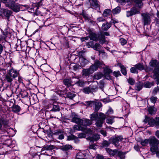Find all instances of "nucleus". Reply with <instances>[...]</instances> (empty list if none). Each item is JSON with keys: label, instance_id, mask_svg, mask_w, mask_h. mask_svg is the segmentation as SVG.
I'll list each match as a JSON object with an SVG mask.
<instances>
[{"label": "nucleus", "instance_id": "f257e3e1", "mask_svg": "<svg viewBox=\"0 0 159 159\" xmlns=\"http://www.w3.org/2000/svg\"><path fill=\"white\" fill-rule=\"evenodd\" d=\"M90 120L85 119L83 120V124H81L85 129L87 126H89L92 124V121L96 120L95 125L98 127H101L105 120L106 116L103 113L100 112L98 113L94 112L90 114Z\"/></svg>", "mask_w": 159, "mask_h": 159}, {"label": "nucleus", "instance_id": "f03ea898", "mask_svg": "<svg viewBox=\"0 0 159 159\" xmlns=\"http://www.w3.org/2000/svg\"><path fill=\"white\" fill-rule=\"evenodd\" d=\"M18 72L16 70L12 68L9 70V73L5 76V81L11 84L13 80L18 76Z\"/></svg>", "mask_w": 159, "mask_h": 159}, {"label": "nucleus", "instance_id": "7ed1b4c3", "mask_svg": "<svg viewBox=\"0 0 159 159\" xmlns=\"http://www.w3.org/2000/svg\"><path fill=\"white\" fill-rule=\"evenodd\" d=\"M144 122L145 123H148V124L151 127L155 126L157 129L159 127V117L154 119L146 116Z\"/></svg>", "mask_w": 159, "mask_h": 159}, {"label": "nucleus", "instance_id": "20e7f679", "mask_svg": "<svg viewBox=\"0 0 159 159\" xmlns=\"http://www.w3.org/2000/svg\"><path fill=\"white\" fill-rule=\"evenodd\" d=\"M149 143L151 146V151L152 153L155 152L157 149L159 140L154 136H151L149 139Z\"/></svg>", "mask_w": 159, "mask_h": 159}, {"label": "nucleus", "instance_id": "39448f33", "mask_svg": "<svg viewBox=\"0 0 159 159\" xmlns=\"http://www.w3.org/2000/svg\"><path fill=\"white\" fill-rule=\"evenodd\" d=\"M89 37L90 39L93 40L97 41L98 40L99 42L102 44L104 43L105 39V36L104 35L101 34L98 37V35L92 32H89Z\"/></svg>", "mask_w": 159, "mask_h": 159}, {"label": "nucleus", "instance_id": "423d86ee", "mask_svg": "<svg viewBox=\"0 0 159 159\" xmlns=\"http://www.w3.org/2000/svg\"><path fill=\"white\" fill-rule=\"evenodd\" d=\"M5 5L15 12H18L19 11L20 8V7L21 6L12 1L9 2H7L5 4Z\"/></svg>", "mask_w": 159, "mask_h": 159}, {"label": "nucleus", "instance_id": "0eeeda50", "mask_svg": "<svg viewBox=\"0 0 159 159\" xmlns=\"http://www.w3.org/2000/svg\"><path fill=\"white\" fill-rule=\"evenodd\" d=\"M123 138L121 136L113 137L109 139L110 142L115 145V146L118 147L119 146V142L121 141Z\"/></svg>", "mask_w": 159, "mask_h": 159}, {"label": "nucleus", "instance_id": "6e6552de", "mask_svg": "<svg viewBox=\"0 0 159 159\" xmlns=\"http://www.w3.org/2000/svg\"><path fill=\"white\" fill-rule=\"evenodd\" d=\"M102 65V63L98 60L95 61L93 65L90 66V69L93 73L94 71L97 70L99 67Z\"/></svg>", "mask_w": 159, "mask_h": 159}, {"label": "nucleus", "instance_id": "1a4fd4ad", "mask_svg": "<svg viewBox=\"0 0 159 159\" xmlns=\"http://www.w3.org/2000/svg\"><path fill=\"white\" fill-rule=\"evenodd\" d=\"M143 20L144 25H148L151 22L150 15L149 14H142Z\"/></svg>", "mask_w": 159, "mask_h": 159}, {"label": "nucleus", "instance_id": "9d476101", "mask_svg": "<svg viewBox=\"0 0 159 159\" xmlns=\"http://www.w3.org/2000/svg\"><path fill=\"white\" fill-rule=\"evenodd\" d=\"M112 72V70L106 67L104 69V76L108 80L111 79V77L110 75V74Z\"/></svg>", "mask_w": 159, "mask_h": 159}, {"label": "nucleus", "instance_id": "9b49d317", "mask_svg": "<svg viewBox=\"0 0 159 159\" xmlns=\"http://www.w3.org/2000/svg\"><path fill=\"white\" fill-rule=\"evenodd\" d=\"M153 77L157 84H159V68H156L153 71Z\"/></svg>", "mask_w": 159, "mask_h": 159}, {"label": "nucleus", "instance_id": "f8f14e48", "mask_svg": "<svg viewBox=\"0 0 159 159\" xmlns=\"http://www.w3.org/2000/svg\"><path fill=\"white\" fill-rule=\"evenodd\" d=\"M71 121L80 125L83 123V120L78 118L77 115L72 118Z\"/></svg>", "mask_w": 159, "mask_h": 159}, {"label": "nucleus", "instance_id": "ddd939ff", "mask_svg": "<svg viewBox=\"0 0 159 159\" xmlns=\"http://www.w3.org/2000/svg\"><path fill=\"white\" fill-rule=\"evenodd\" d=\"M147 108L148 114L151 115L155 114L157 111V108L153 106H148Z\"/></svg>", "mask_w": 159, "mask_h": 159}, {"label": "nucleus", "instance_id": "4468645a", "mask_svg": "<svg viewBox=\"0 0 159 159\" xmlns=\"http://www.w3.org/2000/svg\"><path fill=\"white\" fill-rule=\"evenodd\" d=\"M106 150L111 156H114L115 155H116L118 153V150L117 149L112 150L109 148H106Z\"/></svg>", "mask_w": 159, "mask_h": 159}, {"label": "nucleus", "instance_id": "2eb2a0df", "mask_svg": "<svg viewBox=\"0 0 159 159\" xmlns=\"http://www.w3.org/2000/svg\"><path fill=\"white\" fill-rule=\"evenodd\" d=\"M100 139L99 135L98 134H95L93 135L92 136H89L87 138V139L90 140L91 141L93 142L95 141H97Z\"/></svg>", "mask_w": 159, "mask_h": 159}, {"label": "nucleus", "instance_id": "dca6fc26", "mask_svg": "<svg viewBox=\"0 0 159 159\" xmlns=\"http://www.w3.org/2000/svg\"><path fill=\"white\" fill-rule=\"evenodd\" d=\"M135 3V5L136 7L139 8H141L143 5L142 1L143 0H133Z\"/></svg>", "mask_w": 159, "mask_h": 159}, {"label": "nucleus", "instance_id": "f3484780", "mask_svg": "<svg viewBox=\"0 0 159 159\" xmlns=\"http://www.w3.org/2000/svg\"><path fill=\"white\" fill-rule=\"evenodd\" d=\"M93 73L90 67L88 69H84L82 71L83 75L85 76H88Z\"/></svg>", "mask_w": 159, "mask_h": 159}, {"label": "nucleus", "instance_id": "a211bd4d", "mask_svg": "<svg viewBox=\"0 0 159 159\" xmlns=\"http://www.w3.org/2000/svg\"><path fill=\"white\" fill-rule=\"evenodd\" d=\"M9 29L7 28L5 29H2L1 31L3 33V36L0 38L1 39H5L7 37V35L9 33Z\"/></svg>", "mask_w": 159, "mask_h": 159}, {"label": "nucleus", "instance_id": "6ab92c4d", "mask_svg": "<svg viewBox=\"0 0 159 159\" xmlns=\"http://www.w3.org/2000/svg\"><path fill=\"white\" fill-rule=\"evenodd\" d=\"M54 148V146L51 145H46L43 146L41 149V151L45 150H52Z\"/></svg>", "mask_w": 159, "mask_h": 159}, {"label": "nucleus", "instance_id": "aec40b11", "mask_svg": "<svg viewBox=\"0 0 159 159\" xmlns=\"http://www.w3.org/2000/svg\"><path fill=\"white\" fill-rule=\"evenodd\" d=\"M111 25L109 23L107 22L106 24L104 23L102 24V30L107 31L111 27Z\"/></svg>", "mask_w": 159, "mask_h": 159}, {"label": "nucleus", "instance_id": "412c9836", "mask_svg": "<svg viewBox=\"0 0 159 159\" xmlns=\"http://www.w3.org/2000/svg\"><path fill=\"white\" fill-rule=\"evenodd\" d=\"M73 128L74 130L84 131L85 130V128L83 127L82 125H75L73 126Z\"/></svg>", "mask_w": 159, "mask_h": 159}, {"label": "nucleus", "instance_id": "4be33fe9", "mask_svg": "<svg viewBox=\"0 0 159 159\" xmlns=\"http://www.w3.org/2000/svg\"><path fill=\"white\" fill-rule=\"evenodd\" d=\"M12 111L15 113L19 112L20 110V107L17 105H13L12 107Z\"/></svg>", "mask_w": 159, "mask_h": 159}, {"label": "nucleus", "instance_id": "5701e85b", "mask_svg": "<svg viewBox=\"0 0 159 159\" xmlns=\"http://www.w3.org/2000/svg\"><path fill=\"white\" fill-rule=\"evenodd\" d=\"M94 105H95V110L98 111L102 106V104L100 102H95Z\"/></svg>", "mask_w": 159, "mask_h": 159}, {"label": "nucleus", "instance_id": "b1692460", "mask_svg": "<svg viewBox=\"0 0 159 159\" xmlns=\"http://www.w3.org/2000/svg\"><path fill=\"white\" fill-rule=\"evenodd\" d=\"M111 13V10L110 9H106L103 11V15L104 17H107L110 16Z\"/></svg>", "mask_w": 159, "mask_h": 159}, {"label": "nucleus", "instance_id": "393cba45", "mask_svg": "<svg viewBox=\"0 0 159 159\" xmlns=\"http://www.w3.org/2000/svg\"><path fill=\"white\" fill-rule=\"evenodd\" d=\"M85 155L83 153L81 152H78L76 155V159H84L85 157Z\"/></svg>", "mask_w": 159, "mask_h": 159}, {"label": "nucleus", "instance_id": "a878e982", "mask_svg": "<svg viewBox=\"0 0 159 159\" xmlns=\"http://www.w3.org/2000/svg\"><path fill=\"white\" fill-rule=\"evenodd\" d=\"M135 66L136 67L137 70H142L144 69V66L142 63H138L135 65Z\"/></svg>", "mask_w": 159, "mask_h": 159}, {"label": "nucleus", "instance_id": "bb28decb", "mask_svg": "<svg viewBox=\"0 0 159 159\" xmlns=\"http://www.w3.org/2000/svg\"><path fill=\"white\" fill-rule=\"evenodd\" d=\"M63 83L67 87H70L71 85V80L68 79L64 80Z\"/></svg>", "mask_w": 159, "mask_h": 159}, {"label": "nucleus", "instance_id": "cd10ccee", "mask_svg": "<svg viewBox=\"0 0 159 159\" xmlns=\"http://www.w3.org/2000/svg\"><path fill=\"white\" fill-rule=\"evenodd\" d=\"M111 143L109 141H107L106 140H104L102 141V147H108L109 145Z\"/></svg>", "mask_w": 159, "mask_h": 159}, {"label": "nucleus", "instance_id": "c85d7f7f", "mask_svg": "<svg viewBox=\"0 0 159 159\" xmlns=\"http://www.w3.org/2000/svg\"><path fill=\"white\" fill-rule=\"evenodd\" d=\"M93 89L92 88L90 87H87L84 88L83 90V92L86 94H89L90 93L92 92Z\"/></svg>", "mask_w": 159, "mask_h": 159}, {"label": "nucleus", "instance_id": "c756f323", "mask_svg": "<svg viewBox=\"0 0 159 159\" xmlns=\"http://www.w3.org/2000/svg\"><path fill=\"white\" fill-rule=\"evenodd\" d=\"M114 122V117L113 116H111L107 119L106 122L107 124H112Z\"/></svg>", "mask_w": 159, "mask_h": 159}, {"label": "nucleus", "instance_id": "7c9ffc66", "mask_svg": "<svg viewBox=\"0 0 159 159\" xmlns=\"http://www.w3.org/2000/svg\"><path fill=\"white\" fill-rule=\"evenodd\" d=\"M80 65L82 67H84L87 63L88 61L83 58L80 59Z\"/></svg>", "mask_w": 159, "mask_h": 159}, {"label": "nucleus", "instance_id": "2f4dec72", "mask_svg": "<svg viewBox=\"0 0 159 159\" xmlns=\"http://www.w3.org/2000/svg\"><path fill=\"white\" fill-rule=\"evenodd\" d=\"M92 48L95 50L98 51L102 48V46L99 43H96L92 47Z\"/></svg>", "mask_w": 159, "mask_h": 159}, {"label": "nucleus", "instance_id": "473e14b6", "mask_svg": "<svg viewBox=\"0 0 159 159\" xmlns=\"http://www.w3.org/2000/svg\"><path fill=\"white\" fill-rule=\"evenodd\" d=\"M120 7H117L112 10V12L113 14H117L120 13Z\"/></svg>", "mask_w": 159, "mask_h": 159}, {"label": "nucleus", "instance_id": "72a5a7b5", "mask_svg": "<svg viewBox=\"0 0 159 159\" xmlns=\"http://www.w3.org/2000/svg\"><path fill=\"white\" fill-rule=\"evenodd\" d=\"M153 85V82H146L144 84V87L146 88H150L151 86Z\"/></svg>", "mask_w": 159, "mask_h": 159}, {"label": "nucleus", "instance_id": "f704fd0d", "mask_svg": "<svg viewBox=\"0 0 159 159\" xmlns=\"http://www.w3.org/2000/svg\"><path fill=\"white\" fill-rule=\"evenodd\" d=\"M148 143L149 139L142 140L140 141V143L143 146H146Z\"/></svg>", "mask_w": 159, "mask_h": 159}, {"label": "nucleus", "instance_id": "c9c22d12", "mask_svg": "<svg viewBox=\"0 0 159 159\" xmlns=\"http://www.w3.org/2000/svg\"><path fill=\"white\" fill-rule=\"evenodd\" d=\"M142 88V84L140 83H137L135 85V89L136 90L139 91Z\"/></svg>", "mask_w": 159, "mask_h": 159}, {"label": "nucleus", "instance_id": "e433bc0d", "mask_svg": "<svg viewBox=\"0 0 159 159\" xmlns=\"http://www.w3.org/2000/svg\"><path fill=\"white\" fill-rule=\"evenodd\" d=\"M72 148V147L69 145H66L63 146L62 148V149L64 151H67Z\"/></svg>", "mask_w": 159, "mask_h": 159}, {"label": "nucleus", "instance_id": "4c0bfd02", "mask_svg": "<svg viewBox=\"0 0 159 159\" xmlns=\"http://www.w3.org/2000/svg\"><path fill=\"white\" fill-rule=\"evenodd\" d=\"M12 13V12L10 10H5L4 11V15L7 17H9L10 16Z\"/></svg>", "mask_w": 159, "mask_h": 159}, {"label": "nucleus", "instance_id": "58836bf2", "mask_svg": "<svg viewBox=\"0 0 159 159\" xmlns=\"http://www.w3.org/2000/svg\"><path fill=\"white\" fill-rule=\"evenodd\" d=\"M120 67L121 68V71L122 74L124 75H125L126 74V68L124 66L120 65Z\"/></svg>", "mask_w": 159, "mask_h": 159}, {"label": "nucleus", "instance_id": "ea45409f", "mask_svg": "<svg viewBox=\"0 0 159 159\" xmlns=\"http://www.w3.org/2000/svg\"><path fill=\"white\" fill-rule=\"evenodd\" d=\"M76 96V94L71 93H69L66 94V96L68 98L70 99H72L74 97Z\"/></svg>", "mask_w": 159, "mask_h": 159}, {"label": "nucleus", "instance_id": "a19ab883", "mask_svg": "<svg viewBox=\"0 0 159 159\" xmlns=\"http://www.w3.org/2000/svg\"><path fill=\"white\" fill-rule=\"evenodd\" d=\"M94 76L95 79L98 80L101 79L103 76V75L101 73H99L95 74Z\"/></svg>", "mask_w": 159, "mask_h": 159}, {"label": "nucleus", "instance_id": "79ce46f5", "mask_svg": "<svg viewBox=\"0 0 159 159\" xmlns=\"http://www.w3.org/2000/svg\"><path fill=\"white\" fill-rule=\"evenodd\" d=\"M60 110V108L58 105H54L53 106L51 110V111H58Z\"/></svg>", "mask_w": 159, "mask_h": 159}, {"label": "nucleus", "instance_id": "37998d69", "mask_svg": "<svg viewBox=\"0 0 159 159\" xmlns=\"http://www.w3.org/2000/svg\"><path fill=\"white\" fill-rule=\"evenodd\" d=\"M127 82L131 85H134L135 83V81L133 79L129 78L127 79Z\"/></svg>", "mask_w": 159, "mask_h": 159}, {"label": "nucleus", "instance_id": "c03bdc74", "mask_svg": "<svg viewBox=\"0 0 159 159\" xmlns=\"http://www.w3.org/2000/svg\"><path fill=\"white\" fill-rule=\"evenodd\" d=\"M120 42L121 45H124L127 43V41L124 38H121L120 39Z\"/></svg>", "mask_w": 159, "mask_h": 159}, {"label": "nucleus", "instance_id": "a18cd8bd", "mask_svg": "<svg viewBox=\"0 0 159 159\" xmlns=\"http://www.w3.org/2000/svg\"><path fill=\"white\" fill-rule=\"evenodd\" d=\"M131 10L132 12L133 15L137 14L139 13V11L135 8H133L131 9Z\"/></svg>", "mask_w": 159, "mask_h": 159}, {"label": "nucleus", "instance_id": "49530a36", "mask_svg": "<svg viewBox=\"0 0 159 159\" xmlns=\"http://www.w3.org/2000/svg\"><path fill=\"white\" fill-rule=\"evenodd\" d=\"M91 4L93 6H97L98 5L97 0H89Z\"/></svg>", "mask_w": 159, "mask_h": 159}, {"label": "nucleus", "instance_id": "de8ad7c7", "mask_svg": "<svg viewBox=\"0 0 159 159\" xmlns=\"http://www.w3.org/2000/svg\"><path fill=\"white\" fill-rule=\"evenodd\" d=\"M130 71L131 72L134 73H137L138 72L137 69L135 66L130 69Z\"/></svg>", "mask_w": 159, "mask_h": 159}, {"label": "nucleus", "instance_id": "09e8293b", "mask_svg": "<svg viewBox=\"0 0 159 159\" xmlns=\"http://www.w3.org/2000/svg\"><path fill=\"white\" fill-rule=\"evenodd\" d=\"M95 102L94 101H87L85 102V103L88 106H92L93 105H94Z\"/></svg>", "mask_w": 159, "mask_h": 159}, {"label": "nucleus", "instance_id": "8fccbe9b", "mask_svg": "<svg viewBox=\"0 0 159 159\" xmlns=\"http://www.w3.org/2000/svg\"><path fill=\"white\" fill-rule=\"evenodd\" d=\"M157 98L154 96L150 98V100L151 102L155 103L157 101Z\"/></svg>", "mask_w": 159, "mask_h": 159}, {"label": "nucleus", "instance_id": "3c124183", "mask_svg": "<svg viewBox=\"0 0 159 159\" xmlns=\"http://www.w3.org/2000/svg\"><path fill=\"white\" fill-rule=\"evenodd\" d=\"M116 155H118L121 159H124V154H123V152H121L118 151V153Z\"/></svg>", "mask_w": 159, "mask_h": 159}, {"label": "nucleus", "instance_id": "603ef678", "mask_svg": "<svg viewBox=\"0 0 159 159\" xmlns=\"http://www.w3.org/2000/svg\"><path fill=\"white\" fill-rule=\"evenodd\" d=\"M63 133V131L60 129L54 131L53 134L55 135H60Z\"/></svg>", "mask_w": 159, "mask_h": 159}, {"label": "nucleus", "instance_id": "864d4df0", "mask_svg": "<svg viewBox=\"0 0 159 159\" xmlns=\"http://www.w3.org/2000/svg\"><path fill=\"white\" fill-rule=\"evenodd\" d=\"M78 136L79 138H83L86 137V133H80L78 134Z\"/></svg>", "mask_w": 159, "mask_h": 159}, {"label": "nucleus", "instance_id": "5fc2aeb1", "mask_svg": "<svg viewBox=\"0 0 159 159\" xmlns=\"http://www.w3.org/2000/svg\"><path fill=\"white\" fill-rule=\"evenodd\" d=\"M84 131H85L86 134H91L93 133L92 130L90 129H85Z\"/></svg>", "mask_w": 159, "mask_h": 159}, {"label": "nucleus", "instance_id": "6e6d98bb", "mask_svg": "<svg viewBox=\"0 0 159 159\" xmlns=\"http://www.w3.org/2000/svg\"><path fill=\"white\" fill-rule=\"evenodd\" d=\"M77 138L73 135H71L68 137V139L69 140L75 139Z\"/></svg>", "mask_w": 159, "mask_h": 159}, {"label": "nucleus", "instance_id": "4d7b16f0", "mask_svg": "<svg viewBox=\"0 0 159 159\" xmlns=\"http://www.w3.org/2000/svg\"><path fill=\"white\" fill-rule=\"evenodd\" d=\"M84 83L82 81L79 80L75 83V84L78 86H82L83 85Z\"/></svg>", "mask_w": 159, "mask_h": 159}, {"label": "nucleus", "instance_id": "13d9d810", "mask_svg": "<svg viewBox=\"0 0 159 159\" xmlns=\"http://www.w3.org/2000/svg\"><path fill=\"white\" fill-rule=\"evenodd\" d=\"M113 75L116 77H117L118 76L120 75V72L119 71H114L113 73Z\"/></svg>", "mask_w": 159, "mask_h": 159}, {"label": "nucleus", "instance_id": "bf43d9fd", "mask_svg": "<svg viewBox=\"0 0 159 159\" xmlns=\"http://www.w3.org/2000/svg\"><path fill=\"white\" fill-rule=\"evenodd\" d=\"M133 15L131 10L130 11H128L126 12V16L127 17Z\"/></svg>", "mask_w": 159, "mask_h": 159}, {"label": "nucleus", "instance_id": "052dcab7", "mask_svg": "<svg viewBox=\"0 0 159 159\" xmlns=\"http://www.w3.org/2000/svg\"><path fill=\"white\" fill-rule=\"evenodd\" d=\"M118 22V20L116 19H111V20L110 21V23H109L110 24H111H111L113 23V24H115L116 23H117Z\"/></svg>", "mask_w": 159, "mask_h": 159}, {"label": "nucleus", "instance_id": "680f3d73", "mask_svg": "<svg viewBox=\"0 0 159 159\" xmlns=\"http://www.w3.org/2000/svg\"><path fill=\"white\" fill-rule=\"evenodd\" d=\"M87 45L88 47V48H89V47L92 48V47L94 45H93V42L90 41V42H88L87 43Z\"/></svg>", "mask_w": 159, "mask_h": 159}, {"label": "nucleus", "instance_id": "e2e57ef3", "mask_svg": "<svg viewBox=\"0 0 159 159\" xmlns=\"http://www.w3.org/2000/svg\"><path fill=\"white\" fill-rule=\"evenodd\" d=\"M89 37L88 36L85 37H82L80 38V40L82 42L85 40H88L89 39Z\"/></svg>", "mask_w": 159, "mask_h": 159}, {"label": "nucleus", "instance_id": "0e129e2a", "mask_svg": "<svg viewBox=\"0 0 159 159\" xmlns=\"http://www.w3.org/2000/svg\"><path fill=\"white\" fill-rule=\"evenodd\" d=\"M113 113V111L112 109H111V108H110L108 110V111H107L106 113L107 114H108V115H110L112 114Z\"/></svg>", "mask_w": 159, "mask_h": 159}, {"label": "nucleus", "instance_id": "69168bd1", "mask_svg": "<svg viewBox=\"0 0 159 159\" xmlns=\"http://www.w3.org/2000/svg\"><path fill=\"white\" fill-rule=\"evenodd\" d=\"M98 21V22H103L105 21V20L104 19L103 17H100L98 18L97 19Z\"/></svg>", "mask_w": 159, "mask_h": 159}, {"label": "nucleus", "instance_id": "338daca9", "mask_svg": "<svg viewBox=\"0 0 159 159\" xmlns=\"http://www.w3.org/2000/svg\"><path fill=\"white\" fill-rule=\"evenodd\" d=\"M134 149L137 151H138L139 150V147L138 144H135L134 146Z\"/></svg>", "mask_w": 159, "mask_h": 159}, {"label": "nucleus", "instance_id": "774afa93", "mask_svg": "<svg viewBox=\"0 0 159 159\" xmlns=\"http://www.w3.org/2000/svg\"><path fill=\"white\" fill-rule=\"evenodd\" d=\"M80 66L79 64H76L74 66V68L75 70H76L77 69L80 68Z\"/></svg>", "mask_w": 159, "mask_h": 159}]
</instances>
